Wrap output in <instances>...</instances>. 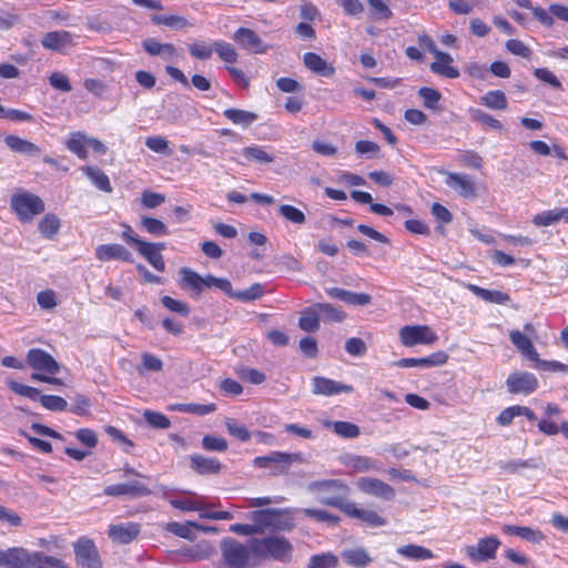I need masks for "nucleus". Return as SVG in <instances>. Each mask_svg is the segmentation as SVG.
<instances>
[{
	"label": "nucleus",
	"instance_id": "nucleus-1",
	"mask_svg": "<svg viewBox=\"0 0 568 568\" xmlns=\"http://www.w3.org/2000/svg\"><path fill=\"white\" fill-rule=\"evenodd\" d=\"M3 568H70L58 557L43 551H30L23 547H10L4 550Z\"/></svg>",
	"mask_w": 568,
	"mask_h": 568
},
{
	"label": "nucleus",
	"instance_id": "nucleus-2",
	"mask_svg": "<svg viewBox=\"0 0 568 568\" xmlns=\"http://www.w3.org/2000/svg\"><path fill=\"white\" fill-rule=\"evenodd\" d=\"M253 560H276L287 564L292 559L293 546L283 536H268L264 538H252Z\"/></svg>",
	"mask_w": 568,
	"mask_h": 568
},
{
	"label": "nucleus",
	"instance_id": "nucleus-3",
	"mask_svg": "<svg viewBox=\"0 0 568 568\" xmlns=\"http://www.w3.org/2000/svg\"><path fill=\"white\" fill-rule=\"evenodd\" d=\"M223 564L226 568H248L252 554V539L248 546L232 537H225L220 542Z\"/></svg>",
	"mask_w": 568,
	"mask_h": 568
},
{
	"label": "nucleus",
	"instance_id": "nucleus-4",
	"mask_svg": "<svg viewBox=\"0 0 568 568\" xmlns=\"http://www.w3.org/2000/svg\"><path fill=\"white\" fill-rule=\"evenodd\" d=\"M10 206L21 222H30L45 210V204L39 195L24 190L11 196Z\"/></svg>",
	"mask_w": 568,
	"mask_h": 568
},
{
	"label": "nucleus",
	"instance_id": "nucleus-5",
	"mask_svg": "<svg viewBox=\"0 0 568 568\" xmlns=\"http://www.w3.org/2000/svg\"><path fill=\"white\" fill-rule=\"evenodd\" d=\"M400 343L406 347L415 345H432L437 339V334L428 325H405L399 329Z\"/></svg>",
	"mask_w": 568,
	"mask_h": 568
},
{
	"label": "nucleus",
	"instance_id": "nucleus-6",
	"mask_svg": "<svg viewBox=\"0 0 568 568\" xmlns=\"http://www.w3.org/2000/svg\"><path fill=\"white\" fill-rule=\"evenodd\" d=\"M301 460L302 455L298 453L272 452L270 455L255 457L253 464L258 468H274V473L284 474L294 462Z\"/></svg>",
	"mask_w": 568,
	"mask_h": 568
},
{
	"label": "nucleus",
	"instance_id": "nucleus-7",
	"mask_svg": "<svg viewBox=\"0 0 568 568\" xmlns=\"http://www.w3.org/2000/svg\"><path fill=\"white\" fill-rule=\"evenodd\" d=\"M73 547L75 561L80 568H102L98 548L92 539L81 537Z\"/></svg>",
	"mask_w": 568,
	"mask_h": 568
},
{
	"label": "nucleus",
	"instance_id": "nucleus-8",
	"mask_svg": "<svg viewBox=\"0 0 568 568\" xmlns=\"http://www.w3.org/2000/svg\"><path fill=\"white\" fill-rule=\"evenodd\" d=\"M356 487L366 495L387 501L393 500L396 496L395 489L378 478L361 477L356 481Z\"/></svg>",
	"mask_w": 568,
	"mask_h": 568
},
{
	"label": "nucleus",
	"instance_id": "nucleus-9",
	"mask_svg": "<svg viewBox=\"0 0 568 568\" xmlns=\"http://www.w3.org/2000/svg\"><path fill=\"white\" fill-rule=\"evenodd\" d=\"M232 39L240 45L241 49L253 52L255 54L265 53L268 45L248 28L241 27L234 33Z\"/></svg>",
	"mask_w": 568,
	"mask_h": 568
},
{
	"label": "nucleus",
	"instance_id": "nucleus-10",
	"mask_svg": "<svg viewBox=\"0 0 568 568\" xmlns=\"http://www.w3.org/2000/svg\"><path fill=\"white\" fill-rule=\"evenodd\" d=\"M500 541L496 536L480 538L477 546H467V556L475 561H487L495 558Z\"/></svg>",
	"mask_w": 568,
	"mask_h": 568
},
{
	"label": "nucleus",
	"instance_id": "nucleus-11",
	"mask_svg": "<svg viewBox=\"0 0 568 568\" xmlns=\"http://www.w3.org/2000/svg\"><path fill=\"white\" fill-rule=\"evenodd\" d=\"M27 362L33 369L50 375H55L60 372L59 363L41 348H31L27 354Z\"/></svg>",
	"mask_w": 568,
	"mask_h": 568
},
{
	"label": "nucleus",
	"instance_id": "nucleus-12",
	"mask_svg": "<svg viewBox=\"0 0 568 568\" xmlns=\"http://www.w3.org/2000/svg\"><path fill=\"white\" fill-rule=\"evenodd\" d=\"M104 495L111 497H144L149 496L152 491L140 480H132L123 484L109 485L103 490Z\"/></svg>",
	"mask_w": 568,
	"mask_h": 568
},
{
	"label": "nucleus",
	"instance_id": "nucleus-13",
	"mask_svg": "<svg viewBox=\"0 0 568 568\" xmlns=\"http://www.w3.org/2000/svg\"><path fill=\"white\" fill-rule=\"evenodd\" d=\"M508 390L513 394H531L538 387L536 376L528 372L510 374L506 381Z\"/></svg>",
	"mask_w": 568,
	"mask_h": 568
},
{
	"label": "nucleus",
	"instance_id": "nucleus-14",
	"mask_svg": "<svg viewBox=\"0 0 568 568\" xmlns=\"http://www.w3.org/2000/svg\"><path fill=\"white\" fill-rule=\"evenodd\" d=\"M94 254L100 262L116 260L131 263L133 261L131 252L125 246L116 243L98 245Z\"/></svg>",
	"mask_w": 568,
	"mask_h": 568
},
{
	"label": "nucleus",
	"instance_id": "nucleus-15",
	"mask_svg": "<svg viewBox=\"0 0 568 568\" xmlns=\"http://www.w3.org/2000/svg\"><path fill=\"white\" fill-rule=\"evenodd\" d=\"M448 359V355L443 352L438 351L436 353H433L429 356L420 357V358H402L393 363L394 366L400 367V368H409V367H422V368H429L435 366L444 365Z\"/></svg>",
	"mask_w": 568,
	"mask_h": 568
},
{
	"label": "nucleus",
	"instance_id": "nucleus-16",
	"mask_svg": "<svg viewBox=\"0 0 568 568\" xmlns=\"http://www.w3.org/2000/svg\"><path fill=\"white\" fill-rule=\"evenodd\" d=\"M41 44L49 50L62 52L75 45L74 37L69 31H51L43 36Z\"/></svg>",
	"mask_w": 568,
	"mask_h": 568
},
{
	"label": "nucleus",
	"instance_id": "nucleus-17",
	"mask_svg": "<svg viewBox=\"0 0 568 568\" xmlns=\"http://www.w3.org/2000/svg\"><path fill=\"white\" fill-rule=\"evenodd\" d=\"M351 385L342 384L339 382L316 376L313 378V393L316 395L332 396L339 393H352Z\"/></svg>",
	"mask_w": 568,
	"mask_h": 568
},
{
	"label": "nucleus",
	"instance_id": "nucleus-18",
	"mask_svg": "<svg viewBox=\"0 0 568 568\" xmlns=\"http://www.w3.org/2000/svg\"><path fill=\"white\" fill-rule=\"evenodd\" d=\"M180 274L182 276L180 285L183 290H190L199 296L205 287L209 288L207 275L201 276L189 267H182Z\"/></svg>",
	"mask_w": 568,
	"mask_h": 568
},
{
	"label": "nucleus",
	"instance_id": "nucleus-19",
	"mask_svg": "<svg viewBox=\"0 0 568 568\" xmlns=\"http://www.w3.org/2000/svg\"><path fill=\"white\" fill-rule=\"evenodd\" d=\"M108 534L113 541L126 545L139 536L140 525L134 523L111 525Z\"/></svg>",
	"mask_w": 568,
	"mask_h": 568
},
{
	"label": "nucleus",
	"instance_id": "nucleus-20",
	"mask_svg": "<svg viewBox=\"0 0 568 568\" xmlns=\"http://www.w3.org/2000/svg\"><path fill=\"white\" fill-rule=\"evenodd\" d=\"M436 61L430 64V70L435 74L448 78V79H457L460 73L457 68L453 67V58L450 54L446 52H436L435 55Z\"/></svg>",
	"mask_w": 568,
	"mask_h": 568
},
{
	"label": "nucleus",
	"instance_id": "nucleus-21",
	"mask_svg": "<svg viewBox=\"0 0 568 568\" xmlns=\"http://www.w3.org/2000/svg\"><path fill=\"white\" fill-rule=\"evenodd\" d=\"M190 467L199 475H211L217 474L222 464L216 458L193 454L190 456Z\"/></svg>",
	"mask_w": 568,
	"mask_h": 568
},
{
	"label": "nucleus",
	"instance_id": "nucleus-22",
	"mask_svg": "<svg viewBox=\"0 0 568 568\" xmlns=\"http://www.w3.org/2000/svg\"><path fill=\"white\" fill-rule=\"evenodd\" d=\"M347 507V516L357 518L369 527H382L386 525V519L379 516L375 510L361 509L354 503Z\"/></svg>",
	"mask_w": 568,
	"mask_h": 568
},
{
	"label": "nucleus",
	"instance_id": "nucleus-23",
	"mask_svg": "<svg viewBox=\"0 0 568 568\" xmlns=\"http://www.w3.org/2000/svg\"><path fill=\"white\" fill-rule=\"evenodd\" d=\"M254 525L273 527L277 530H291L294 527V523L287 521L286 524H278L276 521V509H263L254 511L252 515Z\"/></svg>",
	"mask_w": 568,
	"mask_h": 568
},
{
	"label": "nucleus",
	"instance_id": "nucleus-24",
	"mask_svg": "<svg viewBox=\"0 0 568 568\" xmlns=\"http://www.w3.org/2000/svg\"><path fill=\"white\" fill-rule=\"evenodd\" d=\"M446 184L464 197L475 196V184L467 175L447 173Z\"/></svg>",
	"mask_w": 568,
	"mask_h": 568
},
{
	"label": "nucleus",
	"instance_id": "nucleus-25",
	"mask_svg": "<svg viewBox=\"0 0 568 568\" xmlns=\"http://www.w3.org/2000/svg\"><path fill=\"white\" fill-rule=\"evenodd\" d=\"M341 557L346 565L355 568H365L373 561L367 550L362 547L344 549Z\"/></svg>",
	"mask_w": 568,
	"mask_h": 568
},
{
	"label": "nucleus",
	"instance_id": "nucleus-26",
	"mask_svg": "<svg viewBox=\"0 0 568 568\" xmlns=\"http://www.w3.org/2000/svg\"><path fill=\"white\" fill-rule=\"evenodd\" d=\"M303 62L308 70L322 77H332L335 73V68L317 53L306 52L303 55Z\"/></svg>",
	"mask_w": 568,
	"mask_h": 568
},
{
	"label": "nucleus",
	"instance_id": "nucleus-27",
	"mask_svg": "<svg viewBox=\"0 0 568 568\" xmlns=\"http://www.w3.org/2000/svg\"><path fill=\"white\" fill-rule=\"evenodd\" d=\"M467 288L477 297L488 303L504 305L510 301V296L501 291L487 290L475 284H468Z\"/></svg>",
	"mask_w": 568,
	"mask_h": 568
},
{
	"label": "nucleus",
	"instance_id": "nucleus-28",
	"mask_svg": "<svg viewBox=\"0 0 568 568\" xmlns=\"http://www.w3.org/2000/svg\"><path fill=\"white\" fill-rule=\"evenodd\" d=\"M4 142L10 150L21 154L38 156L41 153V150L38 145L18 135H7Z\"/></svg>",
	"mask_w": 568,
	"mask_h": 568
},
{
	"label": "nucleus",
	"instance_id": "nucleus-29",
	"mask_svg": "<svg viewBox=\"0 0 568 568\" xmlns=\"http://www.w3.org/2000/svg\"><path fill=\"white\" fill-rule=\"evenodd\" d=\"M509 338L516 348L530 361H538V353L536 352L531 341L528 336L519 331H511Z\"/></svg>",
	"mask_w": 568,
	"mask_h": 568
},
{
	"label": "nucleus",
	"instance_id": "nucleus-30",
	"mask_svg": "<svg viewBox=\"0 0 568 568\" xmlns=\"http://www.w3.org/2000/svg\"><path fill=\"white\" fill-rule=\"evenodd\" d=\"M560 221L568 222V207L544 211L532 220L536 226H549Z\"/></svg>",
	"mask_w": 568,
	"mask_h": 568
},
{
	"label": "nucleus",
	"instance_id": "nucleus-31",
	"mask_svg": "<svg viewBox=\"0 0 568 568\" xmlns=\"http://www.w3.org/2000/svg\"><path fill=\"white\" fill-rule=\"evenodd\" d=\"M342 463L354 471H368L378 469L377 462L369 457L347 454L342 457Z\"/></svg>",
	"mask_w": 568,
	"mask_h": 568
},
{
	"label": "nucleus",
	"instance_id": "nucleus-32",
	"mask_svg": "<svg viewBox=\"0 0 568 568\" xmlns=\"http://www.w3.org/2000/svg\"><path fill=\"white\" fill-rule=\"evenodd\" d=\"M503 529L508 535H515L532 544H540L545 539V535L540 530L530 527L505 525Z\"/></svg>",
	"mask_w": 568,
	"mask_h": 568
},
{
	"label": "nucleus",
	"instance_id": "nucleus-33",
	"mask_svg": "<svg viewBox=\"0 0 568 568\" xmlns=\"http://www.w3.org/2000/svg\"><path fill=\"white\" fill-rule=\"evenodd\" d=\"M397 552L400 556L415 561L433 559L435 557L430 549L415 544L398 547Z\"/></svg>",
	"mask_w": 568,
	"mask_h": 568
},
{
	"label": "nucleus",
	"instance_id": "nucleus-34",
	"mask_svg": "<svg viewBox=\"0 0 568 568\" xmlns=\"http://www.w3.org/2000/svg\"><path fill=\"white\" fill-rule=\"evenodd\" d=\"M151 21L156 26H165L175 30H181L192 27L184 17L176 14H153Z\"/></svg>",
	"mask_w": 568,
	"mask_h": 568
},
{
	"label": "nucleus",
	"instance_id": "nucleus-35",
	"mask_svg": "<svg viewBox=\"0 0 568 568\" xmlns=\"http://www.w3.org/2000/svg\"><path fill=\"white\" fill-rule=\"evenodd\" d=\"M67 148L80 159L85 160L88 158V136L83 132L71 133L67 141Z\"/></svg>",
	"mask_w": 568,
	"mask_h": 568
},
{
	"label": "nucleus",
	"instance_id": "nucleus-36",
	"mask_svg": "<svg viewBox=\"0 0 568 568\" xmlns=\"http://www.w3.org/2000/svg\"><path fill=\"white\" fill-rule=\"evenodd\" d=\"M138 251L156 271L164 272L165 263L163 255L156 250H153V246H151L149 242L144 241L140 243Z\"/></svg>",
	"mask_w": 568,
	"mask_h": 568
},
{
	"label": "nucleus",
	"instance_id": "nucleus-37",
	"mask_svg": "<svg viewBox=\"0 0 568 568\" xmlns=\"http://www.w3.org/2000/svg\"><path fill=\"white\" fill-rule=\"evenodd\" d=\"M223 115L233 124L242 125L243 128H247L257 120L256 113L240 109H226Z\"/></svg>",
	"mask_w": 568,
	"mask_h": 568
},
{
	"label": "nucleus",
	"instance_id": "nucleus-38",
	"mask_svg": "<svg viewBox=\"0 0 568 568\" xmlns=\"http://www.w3.org/2000/svg\"><path fill=\"white\" fill-rule=\"evenodd\" d=\"M480 103L491 110H506L508 101L506 94L500 90H493L480 97Z\"/></svg>",
	"mask_w": 568,
	"mask_h": 568
},
{
	"label": "nucleus",
	"instance_id": "nucleus-39",
	"mask_svg": "<svg viewBox=\"0 0 568 568\" xmlns=\"http://www.w3.org/2000/svg\"><path fill=\"white\" fill-rule=\"evenodd\" d=\"M83 172L91 180V182L101 191L112 192V186L108 175L99 168L84 166Z\"/></svg>",
	"mask_w": 568,
	"mask_h": 568
},
{
	"label": "nucleus",
	"instance_id": "nucleus-40",
	"mask_svg": "<svg viewBox=\"0 0 568 568\" xmlns=\"http://www.w3.org/2000/svg\"><path fill=\"white\" fill-rule=\"evenodd\" d=\"M60 227L61 221L53 213L45 214L39 222V232L45 239H52L55 234H58Z\"/></svg>",
	"mask_w": 568,
	"mask_h": 568
},
{
	"label": "nucleus",
	"instance_id": "nucleus-41",
	"mask_svg": "<svg viewBox=\"0 0 568 568\" xmlns=\"http://www.w3.org/2000/svg\"><path fill=\"white\" fill-rule=\"evenodd\" d=\"M315 308L320 315V320L324 322H343L345 318V313L339 308H336L332 304L328 303H317L315 304Z\"/></svg>",
	"mask_w": 568,
	"mask_h": 568
},
{
	"label": "nucleus",
	"instance_id": "nucleus-42",
	"mask_svg": "<svg viewBox=\"0 0 568 568\" xmlns=\"http://www.w3.org/2000/svg\"><path fill=\"white\" fill-rule=\"evenodd\" d=\"M310 488L313 491L336 490L342 495H347L349 493L348 486L339 479L316 480L311 483Z\"/></svg>",
	"mask_w": 568,
	"mask_h": 568
},
{
	"label": "nucleus",
	"instance_id": "nucleus-43",
	"mask_svg": "<svg viewBox=\"0 0 568 568\" xmlns=\"http://www.w3.org/2000/svg\"><path fill=\"white\" fill-rule=\"evenodd\" d=\"M298 326L304 332H316L320 327V315L315 305L312 308H306L298 320Z\"/></svg>",
	"mask_w": 568,
	"mask_h": 568
},
{
	"label": "nucleus",
	"instance_id": "nucleus-44",
	"mask_svg": "<svg viewBox=\"0 0 568 568\" xmlns=\"http://www.w3.org/2000/svg\"><path fill=\"white\" fill-rule=\"evenodd\" d=\"M338 558L332 552H323L311 556L306 568H336Z\"/></svg>",
	"mask_w": 568,
	"mask_h": 568
},
{
	"label": "nucleus",
	"instance_id": "nucleus-45",
	"mask_svg": "<svg viewBox=\"0 0 568 568\" xmlns=\"http://www.w3.org/2000/svg\"><path fill=\"white\" fill-rule=\"evenodd\" d=\"M470 118L473 121L478 122L480 124L487 125L488 128L501 132L504 130V125L501 122L490 114L484 112L480 109H470L469 110Z\"/></svg>",
	"mask_w": 568,
	"mask_h": 568
},
{
	"label": "nucleus",
	"instance_id": "nucleus-46",
	"mask_svg": "<svg viewBox=\"0 0 568 568\" xmlns=\"http://www.w3.org/2000/svg\"><path fill=\"white\" fill-rule=\"evenodd\" d=\"M213 48L219 58L224 62L235 63L237 61L239 53L231 43L223 40H216L213 42Z\"/></svg>",
	"mask_w": 568,
	"mask_h": 568
},
{
	"label": "nucleus",
	"instance_id": "nucleus-47",
	"mask_svg": "<svg viewBox=\"0 0 568 568\" xmlns=\"http://www.w3.org/2000/svg\"><path fill=\"white\" fill-rule=\"evenodd\" d=\"M541 465V458H530L526 460H508L499 464L500 468L506 473L514 474L520 468H539Z\"/></svg>",
	"mask_w": 568,
	"mask_h": 568
},
{
	"label": "nucleus",
	"instance_id": "nucleus-48",
	"mask_svg": "<svg viewBox=\"0 0 568 568\" xmlns=\"http://www.w3.org/2000/svg\"><path fill=\"white\" fill-rule=\"evenodd\" d=\"M242 155L247 161H254L257 163H271L274 161V158L268 154L264 148L258 145L246 146L242 149Z\"/></svg>",
	"mask_w": 568,
	"mask_h": 568
},
{
	"label": "nucleus",
	"instance_id": "nucleus-49",
	"mask_svg": "<svg viewBox=\"0 0 568 568\" xmlns=\"http://www.w3.org/2000/svg\"><path fill=\"white\" fill-rule=\"evenodd\" d=\"M195 527H200V525L192 523V521H187L185 524L173 521V523H169L166 525V530L181 537V538L193 540L194 534H193L192 528H195Z\"/></svg>",
	"mask_w": 568,
	"mask_h": 568
},
{
	"label": "nucleus",
	"instance_id": "nucleus-50",
	"mask_svg": "<svg viewBox=\"0 0 568 568\" xmlns=\"http://www.w3.org/2000/svg\"><path fill=\"white\" fill-rule=\"evenodd\" d=\"M171 408L182 413H191L203 416L213 413L216 409V406L215 404H175Z\"/></svg>",
	"mask_w": 568,
	"mask_h": 568
},
{
	"label": "nucleus",
	"instance_id": "nucleus-51",
	"mask_svg": "<svg viewBox=\"0 0 568 568\" xmlns=\"http://www.w3.org/2000/svg\"><path fill=\"white\" fill-rule=\"evenodd\" d=\"M326 426H333L334 432L343 438H356L359 436V427L349 422L327 423Z\"/></svg>",
	"mask_w": 568,
	"mask_h": 568
},
{
	"label": "nucleus",
	"instance_id": "nucleus-52",
	"mask_svg": "<svg viewBox=\"0 0 568 568\" xmlns=\"http://www.w3.org/2000/svg\"><path fill=\"white\" fill-rule=\"evenodd\" d=\"M141 225L148 233L152 235L162 236L169 234L168 226L162 221L154 217H142Z\"/></svg>",
	"mask_w": 568,
	"mask_h": 568
},
{
	"label": "nucleus",
	"instance_id": "nucleus-53",
	"mask_svg": "<svg viewBox=\"0 0 568 568\" xmlns=\"http://www.w3.org/2000/svg\"><path fill=\"white\" fill-rule=\"evenodd\" d=\"M163 368V362L158 356L151 353H143L141 356V364L136 367L140 374L144 371L160 372Z\"/></svg>",
	"mask_w": 568,
	"mask_h": 568
},
{
	"label": "nucleus",
	"instance_id": "nucleus-54",
	"mask_svg": "<svg viewBox=\"0 0 568 568\" xmlns=\"http://www.w3.org/2000/svg\"><path fill=\"white\" fill-rule=\"evenodd\" d=\"M9 388L16 394L27 397L31 400H39L42 395H40V390L36 387H31L24 384H21L16 381H11L8 383Z\"/></svg>",
	"mask_w": 568,
	"mask_h": 568
},
{
	"label": "nucleus",
	"instance_id": "nucleus-55",
	"mask_svg": "<svg viewBox=\"0 0 568 568\" xmlns=\"http://www.w3.org/2000/svg\"><path fill=\"white\" fill-rule=\"evenodd\" d=\"M278 213L286 219L287 221L292 222L293 224H304L306 221L305 214L298 210L297 207L290 205V204H282L278 207Z\"/></svg>",
	"mask_w": 568,
	"mask_h": 568
},
{
	"label": "nucleus",
	"instance_id": "nucleus-56",
	"mask_svg": "<svg viewBox=\"0 0 568 568\" xmlns=\"http://www.w3.org/2000/svg\"><path fill=\"white\" fill-rule=\"evenodd\" d=\"M264 295V287L260 283H255L247 290L235 292L234 300L240 302H252Z\"/></svg>",
	"mask_w": 568,
	"mask_h": 568
},
{
	"label": "nucleus",
	"instance_id": "nucleus-57",
	"mask_svg": "<svg viewBox=\"0 0 568 568\" xmlns=\"http://www.w3.org/2000/svg\"><path fill=\"white\" fill-rule=\"evenodd\" d=\"M214 51L213 44L210 45L204 41H195L189 44L190 54L199 60H207L212 57Z\"/></svg>",
	"mask_w": 568,
	"mask_h": 568
},
{
	"label": "nucleus",
	"instance_id": "nucleus-58",
	"mask_svg": "<svg viewBox=\"0 0 568 568\" xmlns=\"http://www.w3.org/2000/svg\"><path fill=\"white\" fill-rule=\"evenodd\" d=\"M236 373L242 381L254 385H260L266 379V376L263 372L251 367H241L236 371Z\"/></svg>",
	"mask_w": 568,
	"mask_h": 568
},
{
	"label": "nucleus",
	"instance_id": "nucleus-59",
	"mask_svg": "<svg viewBox=\"0 0 568 568\" xmlns=\"http://www.w3.org/2000/svg\"><path fill=\"white\" fill-rule=\"evenodd\" d=\"M225 427L231 436L237 438L241 442H247L251 438V433L247 430V428L233 418L226 419Z\"/></svg>",
	"mask_w": 568,
	"mask_h": 568
},
{
	"label": "nucleus",
	"instance_id": "nucleus-60",
	"mask_svg": "<svg viewBox=\"0 0 568 568\" xmlns=\"http://www.w3.org/2000/svg\"><path fill=\"white\" fill-rule=\"evenodd\" d=\"M40 403L45 409L52 412H63L68 408L67 400L55 395H42Z\"/></svg>",
	"mask_w": 568,
	"mask_h": 568
},
{
	"label": "nucleus",
	"instance_id": "nucleus-61",
	"mask_svg": "<svg viewBox=\"0 0 568 568\" xmlns=\"http://www.w3.org/2000/svg\"><path fill=\"white\" fill-rule=\"evenodd\" d=\"M375 20H387L393 16L390 8L383 0H367Z\"/></svg>",
	"mask_w": 568,
	"mask_h": 568
},
{
	"label": "nucleus",
	"instance_id": "nucleus-62",
	"mask_svg": "<svg viewBox=\"0 0 568 568\" xmlns=\"http://www.w3.org/2000/svg\"><path fill=\"white\" fill-rule=\"evenodd\" d=\"M202 447L209 452H225L227 449V442L220 436L205 435L202 438Z\"/></svg>",
	"mask_w": 568,
	"mask_h": 568
},
{
	"label": "nucleus",
	"instance_id": "nucleus-63",
	"mask_svg": "<svg viewBox=\"0 0 568 568\" xmlns=\"http://www.w3.org/2000/svg\"><path fill=\"white\" fill-rule=\"evenodd\" d=\"M145 145L153 152L160 154L170 155L171 151L169 149V141L160 135L148 136L145 139Z\"/></svg>",
	"mask_w": 568,
	"mask_h": 568
},
{
	"label": "nucleus",
	"instance_id": "nucleus-64",
	"mask_svg": "<svg viewBox=\"0 0 568 568\" xmlns=\"http://www.w3.org/2000/svg\"><path fill=\"white\" fill-rule=\"evenodd\" d=\"M161 302L164 307L173 313H178L183 316H187L190 314V306L185 302L174 300L168 295L162 296Z\"/></svg>",
	"mask_w": 568,
	"mask_h": 568
}]
</instances>
